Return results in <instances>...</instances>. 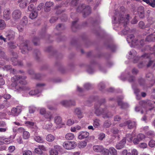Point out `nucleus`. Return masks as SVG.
<instances>
[{
    "label": "nucleus",
    "instance_id": "nucleus-18",
    "mask_svg": "<svg viewBox=\"0 0 155 155\" xmlns=\"http://www.w3.org/2000/svg\"><path fill=\"white\" fill-rule=\"evenodd\" d=\"M61 104L62 105L67 107L71 105H74L75 104V103L74 101L64 100L61 102Z\"/></svg>",
    "mask_w": 155,
    "mask_h": 155
},
{
    "label": "nucleus",
    "instance_id": "nucleus-1",
    "mask_svg": "<svg viewBox=\"0 0 155 155\" xmlns=\"http://www.w3.org/2000/svg\"><path fill=\"white\" fill-rule=\"evenodd\" d=\"M26 78L25 77H21L19 75L15 76L11 79L12 82L11 84L12 86L18 91H22V95L24 96H28V94L30 95H37L40 94L41 92L43 87L45 84L42 83L37 84L36 89L30 91L28 87L21 86L27 84V82L25 80Z\"/></svg>",
    "mask_w": 155,
    "mask_h": 155
},
{
    "label": "nucleus",
    "instance_id": "nucleus-40",
    "mask_svg": "<svg viewBox=\"0 0 155 155\" xmlns=\"http://www.w3.org/2000/svg\"><path fill=\"white\" fill-rule=\"evenodd\" d=\"M99 120L98 119H95L94 120V126L96 127H97L99 126Z\"/></svg>",
    "mask_w": 155,
    "mask_h": 155
},
{
    "label": "nucleus",
    "instance_id": "nucleus-46",
    "mask_svg": "<svg viewBox=\"0 0 155 155\" xmlns=\"http://www.w3.org/2000/svg\"><path fill=\"white\" fill-rule=\"evenodd\" d=\"M101 152H102V153L104 155H108L109 154V150L107 149H104L103 148V150Z\"/></svg>",
    "mask_w": 155,
    "mask_h": 155
},
{
    "label": "nucleus",
    "instance_id": "nucleus-25",
    "mask_svg": "<svg viewBox=\"0 0 155 155\" xmlns=\"http://www.w3.org/2000/svg\"><path fill=\"white\" fill-rule=\"evenodd\" d=\"M135 135V133L134 132H133L132 134H128L126 135V139L128 142H131L132 141L133 137Z\"/></svg>",
    "mask_w": 155,
    "mask_h": 155
},
{
    "label": "nucleus",
    "instance_id": "nucleus-41",
    "mask_svg": "<svg viewBox=\"0 0 155 155\" xmlns=\"http://www.w3.org/2000/svg\"><path fill=\"white\" fill-rule=\"evenodd\" d=\"M132 87L134 89V92L137 96V100L139 99H140V98H139V97H138V93L139 92V90L137 88H134L133 86Z\"/></svg>",
    "mask_w": 155,
    "mask_h": 155
},
{
    "label": "nucleus",
    "instance_id": "nucleus-2",
    "mask_svg": "<svg viewBox=\"0 0 155 155\" xmlns=\"http://www.w3.org/2000/svg\"><path fill=\"white\" fill-rule=\"evenodd\" d=\"M129 54L131 56V58L134 57L133 62L134 63L139 62L138 67L141 68L144 66L146 64V62L147 60H145L146 59L149 58L150 54H145L142 55L141 57H139L136 56V52L134 50H132L129 53Z\"/></svg>",
    "mask_w": 155,
    "mask_h": 155
},
{
    "label": "nucleus",
    "instance_id": "nucleus-15",
    "mask_svg": "<svg viewBox=\"0 0 155 155\" xmlns=\"http://www.w3.org/2000/svg\"><path fill=\"white\" fill-rule=\"evenodd\" d=\"M145 137L144 135L143 134H139L137 135V138L133 140V143L135 144H137L139 142Z\"/></svg>",
    "mask_w": 155,
    "mask_h": 155
},
{
    "label": "nucleus",
    "instance_id": "nucleus-56",
    "mask_svg": "<svg viewBox=\"0 0 155 155\" xmlns=\"http://www.w3.org/2000/svg\"><path fill=\"white\" fill-rule=\"evenodd\" d=\"M140 146L142 148H146L147 147V144L145 143H142L140 144Z\"/></svg>",
    "mask_w": 155,
    "mask_h": 155
},
{
    "label": "nucleus",
    "instance_id": "nucleus-24",
    "mask_svg": "<svg viewBox=\"0 0 155 155\" xmlns=\"http://www.w3.org/2000/svg\"><path fill=\"white\" fill-rule=\"evenodd\" d=\"M146 40L148 41H153L155 40V34H151L148 35L146 38Z\"/></svg>",
    "mask_w": 155,
    "mask_h": 155
},
{
    "label": "nucleus",
    "instance_id": "nucleus-14",
    "mask_svg": "<svg viewBox=\"0 0 155 155\" xmlns=\"http://www.w3.org/2000/svg\"><path fill=\"white\" fill-rule=\"evenodd\" d=\"M60 147L58 145L54 146V149L52 148L49 151L50 155H57L58 154V151L60 150Z\"/></svg>",
    "mask_w": 155,
    "mask_h": 155
},
{
    "label": "nucleus",
    "instance_id": "nucleus-3",
    "mask_svg": "<svg viewBox=\"0 0 155 155\" xmlns=\"http://www.w3.org/2000/svg\"><path fill=\"white\" fill-rule=\"evenodd\" d=\"M124 13H123L122 14L120 15L119 14H118L119 17L118 18V20H116L117 16L118 14L115 11V16L113 18L112 22L113 24L118 23L120 25H123L126 28V25L129 22V16L128 15H125V18L124 17L125 15Z\"/></svg>",
    "mask_w": 155,
    "mask_h": 155
},
{
    "label": "nucleus",
    "instance_id": "nucleus-50",
    "mask_svg": "<svg viewBox=\"0 0 155 155\" xmlns=\"http://www.w3.org/2000/svg\"><path fill=\"white\" fill-rule=\"evenodd\" d=\"M34 6L33 4H31L28 8V9L30 11H33L34 9Z\"/></svg>",
    "mask_w": 155,
    "mask_h": 155
},
{
    "label": "nucleus",
    "instance_id": "nucleus-54",
    "mask_svg": "<svg viewBox=\"0 0 155 155\" xmlns=\"http://www.w3.org/2000/svg\"><path fill=\"white\" fill-rule=\"evenodd\" d=\"M79 0H72L71 2V4L73 6L76 5L78 3Z\"/></svg>",
    "mask_w": 155,
    "mask_h": 155
},
{
    "label": "nucleus",
    "instance_id": "nucleus-39",
    "mask_svg": "<svg viewBox=\"0 0 155 155\" xmlns=\"http://www.w3.org/2000/svg\"><path fill=\"white\" fill-rule=\"evenodd\" d=\"M149 145L151 147H153L155 146V141L152 140L149 143Z\"/></svg>",
    "mask_w": 155,
    "mask_h": 155
},
{
    "label": "nucleus",
    "instance_id": "nucleus-60",
    "mask_svg": "<svg viewBox=\"0 0 155 155\" xmlns=\"http://www.w3.org/2000/svg\"><path fill=\"white\" fill-rule=\"evenodd\" d=\"M8 130L7 127L5 128H0V132H5Z\"/></svg>",
    "mask_w": 155,
    "mask_h": 155
},
{
    "label": "nucleus",
    "instance_id": "nucleus-48",
    "mask_svg": "<svg viewBox=\"0 0 155 155\" xmlns=\"http://www.w3.org/2000/svg\"><path fill=\"white\" fill-rule=\"evenodd\" d=\"M74 122L71 119H68L67 122V124L68 126H71L74 124Z\"/></svg>",
    "mask_w": 155,
    "mask_h": 155
},
{
    "label": "nucleus",
    "instance_id": "nucleus-32",
    "mask_svg": "<svg viewBox=\"0 0 155 155\" xmlns=\"http://www.w3.org/2000/svg\"><path fill=\"white\" fill-rule=\"evenodd\" d=\"M29 15V17L31 19H34L36 18L38 15V13L35 11H32Z\"/></svg>",
    "mask_w": 155,
    "mask_h": 155
},
{
    "label": "nucleus",
    "instance_id": "nucleus-9",
    "mask_svg": "<svg viewBox=\"0 0 155 155\" xmlns=\"http://www.w3.org/2000/svg\"><path fill=\"white\" fill-rule=\"evenodd\" d=\"M126 125H127L129 129H131L133 128L136 126V124L135 122L129 120L123 124H120V126L122 127Z\"/></svg>",
    "mask_w": 155,
    "mask_h": 155
},
{
    "label": "nucleus",
    "instance_id": "nucleus-31",
    "mask_svg": "<svg viewBox=\"0 0 155 155\" xmlns=\"http://www.w3.org/2000/svg\"><path fill=\"white\" fill-rule=\"evenodd\" d=\"M109 151L111 155H117V151L113 147H110L109 149Z\"/></svg>",
    "mask_w": 155,
    "mask_h": 155
},
{
    "label": "nucleus",
    "instance_id": "nucleus-35",
    "mask_svg": "<svg viewBox=\"0 0 155 155\" xmlns=\"http://www.w3.org/2000/svg\"><path fill=\"white\" fill-rule=\"evenodd\" d=\"M30 134L27 131H25L23 133V137L24 139H28L30 137Z\"/></svg>",
    "mask_w": 155,
    "mask_h": 155
},
{
    "label": "nucleus",
    "instance_id": "nucleus-34",
    "mask_svg": "<svg viewBox=\"0 0 155 155\" xmlns=\"http://www.w3.org/2000/svg\"><path fill=\"white\" fill-rule=\"evenodd\" d=\"M6 26V25L4 21L2 19H0V29H4Z\"/></svg>",
    "mask_w": 155,
    "mask_h": 155
},
{
    "label": "nucleus",
    "instance_id": "nucleus-42",
    "mask_svg": "<svg viewBox=\"0 0 155 155\" xmlns=\"http://www.w3.org/2000/svg\"><path fill=\"white\" fill-rule=\"evenodd\" d=\"M4 70H5L8 71L9 70H11V71L12 70V71L14 72H15V69H12V67L11 66L8 65L5 66L4 68H3Z\"/></svg>",
    "mask_w": 155,
    "mask_h": 155
},
{
    "label": "nucleus",
    "instance_id": "nucleus-58",
    "mask_svg": "<svg viewBox=\"0 0 155 155\" xmlns=\"http://www.w3.org/2000/svg\"><path fill=\"white\" fill-rule=\"evenodd\" d=\"M3 97L5 99H8L10 98L11 97L10 95L9 94H6L3 95Z\"/></svg>",
    "mask_w": 155,
    "mask_h": 155
},
{
    "label": "nucleus",
    "instance_id": "nucleus-27",
    "mask_svg": "<svg viewBox=\"0 0 155 155\" xmlns=\"http://www.w3.org/2000/svg\"><path fill=\"white\" fill-rule=\"evenodd\" d=\"M55 139L54 136L51 134H48L46 137V140L48 142H52Z\"/></svg>",
    "mask_w": 155,
    "mask_h": 155
},
{
    "label": "nucleus",
    "instance_id": "nucleus-61",
    "mask_svg": "<svg viewBox=\"0 0 155 155\" xmlns=\"http://www.w3.org/2000/svg\"><path fill=\"white\" fill-rule=\"evenodd\" d=\"M44 5V4L43 3H41L37 7V10H39L42 8L43 6Z\"/></svg>",
    "mask_w": 155,
    "mask_h": 155
},
{
    "label": "nucleus",
    "instance_id": "nucleus-29",
    "mask_svg": "<svg viewBox=\"0 0 155 155\" xmlns=\"http://www.w3.org/2000/svg\"><path fill=\"white\" fill-rule=\"evenodd\" d=\"M87 144V142L83 141L80 142L78 144V146L80 148H84L86 146Z\"/></svg>",
    "mask_w": 155,
    "mask_h": 155
},
{
    "label": "nucleus",
    "instance_id": "nucleus-55",
    "mask_svg": "<svg viewBox=\"0 0 155 155\" xmlns=\"http://www.w3.org/2000/svg\"><path fill=\"white\" fill-rule=\"evenodd\" d=\"M84 87L86 89H90L91 87V85L89 83H86L84 85Z\"/></svg>",
    "mask_w": 155,
    "mask_h": 155
},
{
    "label": "nucleus",
    "instance_id": "nucleus-52",
    "mask_svg": "<svg viewBox=\"0 0 155 155\" xmlns=\"http://www.w3.org/2000/svg\"><path fill=\"white\" fill-rule=\"evenodd\" d=\"M144 12V8L143 6H140L138 8L137 12L138 14L139 13Z\"/></svg>",
    "mask_w": 155,
    "mask_h": 155
},
{
    "label": "nucleus",
    "instance_id": "nucleus-11",
    "mask_svg": "<svg viewBox=\"0 0 155 155\" xmlns=\"http://www.w3.org/2000/svg\"><path fill=\"white\" fill-rule=\"evenodd\" d=\"M21 12L19 9L15 10L13 12L12 14V18L15 19H18L21 18Z\"/></svg>",
    "mask_w": 155,
    "mask_h": 155
},
{
    "label": "nucleus",
    "instance_id": "nucleus-38",
    "mask_svg": "<svg viewBox=\"0 0 155 155\" xmlns=\"http://www.w3.org/2000/svg\"><path fill=\"white\" fill-rule=\"evenodd\" d=\"M21 22L23 25H26L28 23V18L26 16H24Z\"/></svg>",
    "mask_w": 155,
    "mask_h": 155
},
{
    "label": "nucleus",
    "instance_id": "nucleus-21",
    "mask_svg": "<svg viewBox=\"0 0 155 155\" xmlns=\"http://www.w3.org/2000/svg\"><path fill=\"white\" fill-rule=\"evenodd\" d=\"M123 98V97H122L120 98H119L117 100L118 103V104L121 106V107L122 108H125L128 106V105L127 104L123 103L121 100Z\"/></svg>",
    "mask_w": 155,
    "mask_h": 155
},
{
    "label": "nucleus",
    "instance_id": "nucleus-37",
    "mask_svg": "<svg viewBox=\"0 0 155 155\" xmlns=\"http://www.w3.org/2000/svg\"><path fill=\"white\" fill-rule=\"evenodd\" d=\"M154 136V134L153 131H149L147 133V137L149 138H153Z\"/></svg>",
    "mask_w": 155,
    "mask_h": 155
},
{
    "label": "nucleus",
    "instance_id": "nucleus-33",
    "mask_svg": "<svg viewBox=\"0 0 155 155\" xmlns=\"http://www.w3.org/2000/svg\"><path fill=\"white\" fill-rule=\"evenodd\" d=\"M52 124L50 122H49L48 124L44 125L43 126V128L44 129L49 130L52 127Z\"/></svg>",
    "mask_w": 155,
    "mask_h": 155
},
{
    "label": "nucleus",
    "instance_id": "nucleus-43",
    "mask_svg": "<svg viewBox=\"0 0 155 155\" xmlns=\"http://www.w3.org/2000/svg\"><path fill=\"white\" fill-rule=\"evenodd\" d=\"M23 155H32L31 151L29 150H25L22 152Z\"/></svg>",
    "mask_w": 155,
    "mask_h": 155
},
{
    "label": "nucleus",
    "instance_id": "nucleus-51",
    "mask_svg": "<svg viewBox=\"0 0 155 155\" xmlns=\"http://www.w3.org/2000/svg\"><path fill=\"white\" fill-rule=\"evenodd\" d=\"M35 151L36 153L40 154H41L42 153V151L38 147L36 148L35 149Z\"/></svg>",
    "mask_w": 155,
    "mask_h": 155
},
{
    "label": "nucleus",
    "instance_id": "nucleus-7",
    "mask_svg": "<svg viewBox=\"0 0 155 155\" xmlns=\"http://www.w3.org/2000/svg\"><path fill=\"white\" fill-rule=\"evenodd\" d=\"M40 113L41 114L43 115L45 114V117L47 121H50L53 118L52 114L50 113L46 114V110L45 108L41 107L39 109Z\"/></svg>",
    "mask_w": 155,
    "mask_h": 155
},
{
    "label": "nucleus",
    "instance_id": "nucleus-19",
    "mask_svg": "<svg viewBox=\"0 0 155 155\" xmlns=\"http://www.w3.org/2000/svg\"><path fill=\"white\" fill-rule=\"evenodd\" d=\"M89 134L86 131L80 132L78 134V138L80 140H82L87 138L89 136Z\"/></svg>",
    "mask_w": 155,
    "mask_h": 155
},
{
    "label": "nucleus",
    "instance_id": "nucleus-59",
    "mask_svg": "<svg viewBox=\"0 0 155 155\" xmlns=\"http://www.w3.org/2000/svg\"><path fill=\"white\" fill-rule=\"evenodd\" d=\"M16 141L19 144H21L22 143V141L21 138L19 137L17 139Z\"/></svg>",
    "mask_w": 155,
    "mask_h": 155
},
{
    "label": "nucleus",
    "instance_id": "nucleus-64",
    "mask_svg": "<svg viewBox=\"0 0 155 155\" xmlns=\"http://www.w3.org/2000/svg\"><path fill=\"white\" fill-rule=\"evenodd\" d=\"M35 108L34 107H31L29 110V112L31 113H33L35 111Z\"/></svg>",
    "mask_w": 155,
    "mask_h": 155
},
{
    "label": "nucleus",
    "instance_id": "nucleus-47",
    "mask_svg": "<svg viewBox=\"0 0 155 155\" xmlns=\"http://www.w3.org/2000/svg\"><path fill=\"white\" fill-rule=\"evenodd\" d=\"M26 125L29 127H31L34 125V123L30 121H26L25 122Z\"/></svg>",
    "mask_w": 155,
    "mask_h": 155
},
{
    "label": "nucleus",
    "instance_id": "nucleus-5",
    "mask_svg": "<svg viewBox=\"0 0 155 155\" xmlns=\"http://www.w3.org/2000/svg\"><path fill=\"white\" fill-rule=\"evenodd\" d=\"M24 108L23 106L21 105L18 106L16 107H13L10 114L13 116H17L21 113Z\"/></svg>",
    "mask_w": 155,
    "mask_h": 155
},
{
    "label": "nucleus",
    "instance_id": "nucleus-10",
    "mask_svg": "<svg viewBox=\"0 0 155 155\" xmlns=\"http://www.w3.org/2000/svg\"><path fill=\"white\" fill-rule=\"evenodd\" d=\"M134 36L133 35H130L127 36V41L128 43H130V42L132 44V46H134L137 45V43L138 42L137 41H134Z\"/></svg>",
    "mask_w": 155,
    "mask_h": 155
},
{
    "label": "nucleus",
    "instance_id": "nucleus-26",
    "mask_svg": "<svg viewBox=\"0 0 155 155\" xmlns=\"http://www.w3.org/2000/svg\"><path fill=\"white\" fill-rule=\"evenodd\" d=\"M74 112L77 115L79 118H81L83 117L82 113L79 108H76L74 111Z\"/></svg>",
    "mask_w": 155,
    "mask_h": 155
},
{
    "label": "nucleus",
    "instance_id": "nucleus-36",
    "mask_svg": "<svg viewBox=\"0 0 155 155\" xmlns=\"http://www.w3.org/2000/svg\"><path fill=\"white\" fill-rule=\"evenodd\" d=\"M35 140L38 143H43V140L41 137L39 136H36L34 137Z\"/></svg>",
    "mask_w": 155,
    "mask_h": 155
},
{
    "label": "nucleus",
    "instance_id": "nucleus-16",
    "mask_svg": "<svg viewBox=\"0 0 155 155\" xmlns=\"http://www.w3.org/2000/svg\"><path fill=\"white\" fill-rule=\"evenodd\" d=\"M9 8L5 9L3 12V17L6 20H9L11 18V12Z\"/></svg>",
    "mask_w": 155,
    "mask_h": 155
},
{
    "label": "nucleus",
    "instance_id": "nucleus-30",
    "mask_svg": "<svg viewBox=\"0 0 155 155\" xmlns=\"http://www.w3.org/2000/svg\"><path fill=\"white\" fill-rule=\"evenodd\" d=\"M65 137L67 140H72L74 138V136L72 133H69L66 135Z\"/></svg>",
    "mask_w": 155,
    "mask_h": 155
},
{
    "label": "nucleus",
    "instance_id": "nucleus-62",
    "mask_svg": "<svg viewBox=\"0 0 155 155\" xmlns=\"http://www.w3.org/2000/svg\"><path fill=\"white\" fill-rule=\"evenodd\" d=\"M139 26L141 28H143L144 26V22L142 21H140L139 23Z\"/></svg>",
    "mask_w": 155,
    "mask_h": 155
},
{
    "label": "nucleus",
    "instance_id": "nucleus-63",
    "mask_svg": "<svg viewBox=\"0 0 155 155\" xmlns=\"http://www.w3.org/2000/svg\"><path fill=\"white\" fill-rule=\"evenodd\" d=\"M121 119L120 117L119 116H116L114 117V120L115 121H119Z\"/></svg>",
    "mask_w": 155,
    "mask_h": 155
},
{
    "label": "nucleus",
    "instance_id": "nucleus-17",
    "mask_svg": "<svg viewBox=\"0 0 155 155\" xmlns=\"http://www.w3.org/2000/svg\"><path fill=\"white\" fill-rule=\"evenodd\" d=\"M126 143V140L125 138H124L121 141L116 145L115 147L118 150L123 148Z\"/></svg>",
    "mask_w": 155,
    "mask_h": 155
},
{
    "label": "nucleus",
    "instance_id": "nucleus-22",
    "mask_svg": "<svg viewBox=\"0 0 155 155\" xmlns=\"http://www.w3.org/2000/svg\"><path fill=\"white\" fill-rule=\"evenodd\" d=\"M18 2L20 3L19 6L21 8H24L26 7L28 2L27 0H18Z\"/></svg>",
    "mask_w": 155,
    "mask_h": 155
},
{
    "label": "nucleus",
    "instance_id": "nucleus-28",
    "mask_svg": "<svg viewBox=\"0 0 155 155\" xmlns=\"http://www.w3.org/2000/svg\"><path fill=\"white\" fill-rule=\"evenodd\" d=\"M4 143L9 144L12 143L13 142V139H12L11 137H5L4 141Z\"/></svg>",
    "mask_w": 155,
    "mask_h": 155
},
{
    "label": "nucleus",
    "instance_id": "nucleus-20",
    "mask_svg": "<svg viewBox=\"0 0 155 155\" xmlns=\"http://www.w3.org/2000/svg\"><path fill=\"white\" fill-rule=\"evenodd\" d=\"M53 2H47L45 3V11L47 12H49L51 10V7L53 6Z\"/></svg>",
    "mask_w": 155,
    "mask_h": 155
},
{
    "label": "nucleus",
    "instance_id": "nucleus-8",
    "mask_svg": "<svg viewBox=\"0 0 155 155\" xmlns=\"http://www.w3.org/2000/svg\"><path fill=\"white\" fill-rule=\"evenodd\" d=\"M76 146L75 142L74 141H66L64 142L63 144L64 147L67 150L73 149Z\"/></svg>",
    "mask_w": 155,
    "mask_h": 155
},
{
    "label": "nucleus",
    "instance_id": "nucleus-44",
    "mask_svg": "<svg viewBox=\"0 0 155 155\" xmlns=\"http://www.w3.org/2000/svg\"><path fill=\"white\" fill-rule=\"evenodd\" d=\"M15 147L14 146H9L8 148L9 151L11 153H12L15 150Z\"/></svg>",
    "mask_w": 155,
    "mask_h": 155
},
{
    "label": "nucleus",
    "instance_id": "nucleus-53",
    "mask_svg": "<svg viewBox=\"0 0 155 155\" xmlns=\"http://www.w3.org/2000/svg\"><path fill=\"white\" fill-rule=\"evenodd\" d=\"M132 155H138V152L137 150L135 149H133L131 151Z\"/></svg>",
    "mask_w": 155,
    "mask_h": 155
},
{
    "label": "nucleus",
    "instance_id": "nucleus-49",
    "mask_svg": "<svg viewBox=\"0 0 155 155\" xmlns=\"http://www.w3.org/2000/svg\"><path fill=\"white\" fill-rule=\"evenodd\" d=\"M105 137L104 134H100L98 135V139L100 140H102Z\"/></svg>",
    "mask_w": 155,
    "mask_h": 155
},
{
    "label": "nucleus",
    "instance_id": "nucleus-12",
    "mask_svg": "<svg viewBox=\"0 0 155 155\" xmlns=\"http://www.w3.org/2000/svg\"><path fill=\"white\" fill-rule=\"evenodd\" d=\"M28 41H26L24 43L21 44L20 48L21 50V52L23 54H25L27 52L28 50H30V48H28Z\"/></svg>",
    "mask_w": 155,
    "mask_h": 155
},
{
    "label": "nucleus",
    "instance_id": "nucleus-45",
    "mask_svg": "<svg viewBox=\"0 0 155 155\" xmlns=\"http://www.w3.org/2000/svg\"><path fill=\"white\" fill-rule=\"evenodd\" d=\"M3 76L2 74H0V85H2L4 84H5V81L4 80L3 78Z\"/></svg>",
    "mask_w": 155,
    "mask_h": 155
},
{
    "label": "nucleus",
    "instance_id": "nucleus-6",
    "mask_svg": "<svg viewBox=\"0 0 155 155\" xmlns=\"http://www.w3.org/2000/svg\"><path fill=\"white\" fill-rule=\"evenodd\" d=\"M77 10L78 12L82 11L84 13V15H89L91 12L90 7L89 6H86L85 5H83L79 6Z\"/></svg>",
    "mask_w": 155,
    "mask_h": 155
},
{
    "label": "nucleus",
    "instance_id": "nucleus-4",
    "mask_svg": "<svg viewBox=\"0 0 155 155\" xmlns=\"http://www.w3.org/2000/svg\"><path fill=\"white\" fill-rule=\"evenodd\" d=\"M101 105L100 103L98 104H96L95 105V113L97 116H99L101 114L103 115V118L110 117L112 116V115L110 113L107 112L106 110L101 109L100 107V105Z\"/></svg>",
    "mask_w": 155,
    "mask_h": 155
},
{
    "label": "nucleus",
    "instance_id": "nucleus-13",
    "mask_svg": "<svg viewBox=\"0 0 155 155\" xmlns=\"http://www.w3.org/2000/svg\"><path fill=\"white\" fill-rule=\"evenodd\" d=\"M54 123L59 128L61 127L63 125H64V123L62 121L61 118L59 116L55 117Z\"/></svg>",
    "mask_w": 155,
    "mask_h": 155
},
{
    "label": "nucleus",
    "instance_id": "nucleus-57",
    "mask_svg": "<svg viewBox=\"0 0 155 155\" xmlns=\"http://www.w3.org/2000/svg\"><path fill=\"white\" fill-rule=\"evenodd\" d=\"M149 102H148V103L147 102H146L145 101H141L140 102V104H144V105H146L147 107H148V105H149Z\"/></svg>",
    "mask_w": 155,
    "mask_h": 155
},
{
    "label": "nucleus",
    "instance_id": "nucleus-23",
    "mask_svg": "<svg viewBox=\"0 0 155 155\" xmlns=\"http://www.w3.org/2000/svg\"><path fill=\"white\" fill-rule=\"evenodd\" d=\"M94 151L97 152H100L103 151V147L102 146L95 145L93 147Z\"/></svg>",
    "mask_w": 155,
    "mask_h": 155
}]
</instances>
